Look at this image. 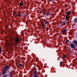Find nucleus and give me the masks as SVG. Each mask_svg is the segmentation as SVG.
<instances>
[{
	"label": "nucleus",
	"mask_w": 77,
	"mask_h": 77,
	"mask_svg": "<svg viewBox=\"0 0 77 77\" xmlns=\"http://www.w3.org/2000/svg\"><path fill=\"white\" fill-rule=\"evenodd\" d=\"M74 22H75V23H77V18H75V19Z\"/></svg>",
	"instance_id": "f8f14e48"
},
{
	"label": "nucleus",
	"mask_w": 77,
	"mask_h": 77,
	"mask_svg": "<svg viewBox=\"0 0 77 77\" xmlns=\"http://www.w3.org/2000/svg\"><path fill=\"white\" fill-rule=\"evenodd\" d=\"M63 63V62L62 61L60 62V65H62Z\"/></svg>",
	"instance_id": "f3484780"
},
{
	"label": "nucleus",
	"mask_w": 77,
	"mask_h": 77,
	"mask_svg": "<svg viewBox=\"0 0 77 77\" xmlns=\"http://www.w3.org/2000/svg\"><path fill=\"white\" fill-rule=\"evenodd\" d=\"M50 2H51V1H53V0H49Z\"/></svg>",
	"instance_id": "cd10ccee"
},
{
	"label": "nucleus",
	"mask_w": 77,
	"mask_h": 77,
	"mask_svg": "<svg viewBox=\"0 0 77 77\" xmlns=\"http://www.w3.org/2000/svg\"><path fill=\"white\" fill-rule=\"evenodd\" d=\"M65 19L67 20V21H68V20H69V17L68 16V15H66Z\"/></svg>",
	"instance_id": "39448f33"
},
{
	"label": "nucleus",
	"mask_w": 77,
	"mask_h": 77,
	"mask_svg": "<svg viewBox=\"0 0 77 77\" xmlns=\"http://www.w3.org/2000/svg\"><path fill=\"white\" fill-rule=\"evenodd\" d=\"M71 11H69L68 13H66V14H67V15H70L71 14Z\"/></svg>",
	"instance_id": "423d86ee"
},
{
	"label": "nucleus",
	"mask_w": 77,
	"mask_h": 77,
	"mask_svg": "<svg viewBox=\"0 0 77 77\" xmlns=\"http://www.w3.org/2000/svg\"><path fill=\"white\" fill-rule=\"evenodd\" d=\"M46 16H48L49 15H50V13H49V12H47L46 13Z\"/></svg>",
	"instance_id": "ddd939ff"
},
{
	"label": "nucleus",
	"mask_w": 77,
	"mask_h": 77,
	"mask_svg": "<svg viewBox=\"0 0 77 77\" xmlns=\"http://www.w3.org/2000/svg\"><path fill=\"white\" fill-rule=\"evenodd\" d=\"M8 27H9V26H8V25H7L6 26V27H7V28H8Z\"/></svg>",
	"instance_id": "a878e982"
},
{
	"label": "nucleus",
	"mask_w": 77,
	"mask_h": 77,
	"mask_svg": "<svg viewBox=\"0 0 77 77\" xmlns=\"http://www.w3.org/2000/svg\"><path fill=\"white\" fill-rule=\"evenodd\" d=\"M15 42H20V39L18 38H16Z\"/></svg>",
	"instance_id": "20e7f679"
},
{
	"label": "nucleus",
	"mask_w": 77,
	"mask_h": 77,
	"mask_svg": "<svg viewBox=\"0 0 77 77\" xmlns=\"http://www.w3.org/2000/svg\"><path fill=\"white\" fill-rule=\"evenodd\" d=\"M3 77H6V75H4Z\"/></svg>",
	"instance_id": "5701e85b"
},
{
	"label": "nucleus",
	"mask_w": 77,
	"mask_h": 77,
	"mask_svg": "<svg viewBox=\"0 0 77 77\" xmlns=\"http://www.w3.org/2000/svg\"><path fill=\"white\" fill-rule=\"evenodd\" d=\"M66 57V55L65 54L63 56V59H65Z\"/></svg>",
	"instance_id": "9b49d317"
},
{
	"label": "nucleus",
	"mask_w": 77,
	"mask_h": 77,
	"mask_svg": "<svg viewBox=\"0 0 77 77\" xmlns=\"http://www.w3.org/2000/svg\"><path fill=\"white\" fill-rule=\"evenodd\" d=\"M69 42V40H67L66 41L65 43L66 44V43H67V42Z\"/></svg>",
	"instance_id": "6ab92c4d"
},
{
	"label": "nucleus",
	"mask_w": 77,
	"mask_h": 77,
	"mask_svg": "<svg viewBox=\"0 0 77 77\" xmlns=\"http://www.w3.org/2000/svg\"><path fill=\"white\" fill-rule=\"evenodd\" d=\"M16 13V12H15V11L14 13V15H15V14Z\"/></svg>",
	"instance_id": "b1692460"
},
{
	"label": "nucleus",
	"mask_w": 77,
	"mask_h": 77,
	"mask_svg": "<svg viewBox=\"0 0 77 77\" xmlns=\"http://www.w3.org/2000/svg\"><path fill=\"white\" fill-rule=\"evenodd\" d=\"M2 49H0V53H2Z\"/></svg>",
	"instance_id": "aec40b11"
},
{
	"label": "nucleus",
	"mask_w": 77,
	"mask_h": 77,
	"mask_svg": "<svg viewBox=\"0 0 77 77\" xmlns=\"http://www.w3.org/2000/svg\"><path fill=\"white\" fill-rule=\"evenodd\" d=\"M45 24H47V20H45Z\"/></svg>",
	"instance_id": "2eb2a0df"
},
{
	"label": "nucleus",
	"mask_w": 77,
	"mask_h": 77,
	"mask_svg": "<svg viewBox=\"0 0 77 77\" xmlns=\"http://www.w3.org/2000/svg\"><path fill=\"white\" fill-rule=\"evenodd\" d=\"M66 21H63V25H65L66 24Z\"/></svg>",
	"instance_id": "1a4fd4ad"
},
{
	"label": "nucleus",
	"mask_w": 77,
	"mask_h": 77,
	"mask_svg": "<svg viewBox=\"0 0 77 77\" xmlns=\"http://www.w3.org/2000/svg\"><path fill=\"white\" fill-rule=\"evenodd\" d=\"M35 71L34 72V75H36L37 74V71H36V68H35Z\"/></svg>",
	"instance_id": "0eeeda50"
},
{
	"label": "nucleus",
	"mask_w": 77,
	"mask_h": 77,
	"mask_svg": "<svg viewBox=\"0 0 77 77\" xmlns=\"http://www.w3.org/2000/svg\"><path fill=\"white\" fill-rule=\"evenodd\" d=\"M42 26L43 29H45V25H44V23L42 22Z\"/></svg>",
	"instance_id": "7ed1b4c3"
},
{
	"label": "nucleus",
	"mask_w": 77,
	"mask_h": 77,
	"mask_svg": "<svg viewBox=\"0 0 77 77\" xmlns=\"http://www.w3.org/2000/svg\"><path fill=\"white\" fill-rule=\"evenodd\" d=\"M70 47L71 48H75V45H74V44H73L72 43L70 45Z\"/></svg>",
	"instance_id": "f03ea898"
},
{
	"label": "nucleus",
	"mask_w": 77,
	"mask_h": 77,
	"mask_svg": "<svg viewBox=\"0 0 77 77\" xmlns=\"http://www.w3.org/2000/svg\"><path fill=\"white\" fill-rule=\"evenodd\" d=\"M42 10H41V11H40V14H42Z\"/></svg>",
	"instance_id": "412c9836"
},
{
	"label": "nucleus",
	"mask_w": 77,
	"mask_h": 77,
	"mask_svg": "<svg viewBox=\"0 0 77 77\" xmlns=\"http://www.w3.org/2000/svg\"><path fill=\"white\" fill-rule=\"evenodd\" d=\"M17 16L18 17H20V14H18L17 15Z\"/></svg>",
	"instance_id": "393cba45"
},
{
	"label": "nucleus",
	"mask_w": 77,
	"mask_h": 77,
	"mask_svg": "<svg viewBox=\"0 0 77 77\" xmlns=\"http://www.w3.org/2000/svg\"><path fill=\"white\" fill-rule=\"evenodd\" d=\"M22 64H20L19 65L18 67H21Z\"/></svg>",
	"instance_id": "dca6fc26"
},
{
	"label": "nucleus",
	"mask_w": 77,
	"mask_h": 77,
	"mask_svg": "<svg viewBox=\"0 0 77 77\" xmlns=\"http://www.w3.org/2000/svg\"><path fill=\"white\" fill-rule=\"evenodd\" d=\"M73 43L74 44H76V46H77V41H73Z\"/></svg>",
	"instance_id": "9d476101"
},
{
	"label": "nucleus",
	"mask_w": 77,
	"mask_h": 77,
	"mask_svg": "<svg viewBox=\"0 0 77 77\" xmlns=\"http://www.w3.org/2000/svg\"><path fill=\"white\" fill-rule=\"evenodd\" d=\"M12 75V73L10 72V77H11V76Z\"/></svg>",
	"instance_id": "a211bd4d"
},
{
	"label": "nucleus",
	"mask_w": 77,
	"mask_h": 77,
	"mask_svg": "<svg viewBox=\"0 0 77 77\" xmlns=\"http://www.w3.org/2000/svg\"><path fill=\"white\" fill-rule=\"evenodd\" d=\"M4 69L2 71V74H5L6 73V72L9 69V66H7L5 67Z\"/></svg>",
	"instance_id": "f257e3e1"
},
{
	"label": "nucleus",
	"mask_w": 77,
	"mask_h": 77,
	"mask_svg": "<svg viewBox=\"0 0 77 77\" xmlns=\"http://www.w3.org/2000/svg\"><path fill=\"white\" fill-rule=\"evenodd\" d=\"M8 46H9L10 45V44H8V45H7Z\"/></svg>",
	"instance_id": "bb28decb"
},
{
	"label": "nucleus",
	"mask_w": 77,
	"mask_h": 77,
	"mask_svg": "<svg viewBox=\"0 0 77 77\" xmlns=\"http://www.w3.org/2000/svg\"><path fill=\"white\" fill-rule=\"evenodd\" d=\"M23 3L21 2L20 3V6H23Z\"/></svg>",
	"instance_id": "4468645a"
},
{
	"label": "nucleus",
	"mask_w": 77,
	"mask_h": 77,
	"mask_svg": "<svg viewBox=\"0 0 77 77\" xmlns=\"http://www.w3.org/2000/svg\"><path fill=\"white\" fill-rule=\"evenodd\" d=\"M38 77V75H36L34 77Z\"/></svg>",
	"instance_id": "4be33fe9"
},
{
	"label": "nucleus",
	"mask_w": 77,
	"mask_h": 77,
	"mask_svg": "<svg viewBox=\"0 0 77 77\" xmlns=\"http://www.w3.org/2000/svg\"><path fill=\"white\" fill-rule=\"evenodd\" d=\"M66 29H65L62 31V33H65L66 32Z\"/></svg>",
	"instance_id": "6e6552de"
}]
</instances>
